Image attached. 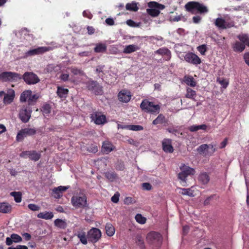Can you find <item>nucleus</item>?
Segmentation results:
<instances>
[{
    "label": "nucleus",
    "instance_id": "nucleus-1",
    "mask_svg": "<svg viewBox=\"0 0 249 249\" xmlns=\"http://www.w3.org/2000/svg\"><path fill=\"white\" fill-rule=\"evenodd\" d=\"M185 8L187 11L191 12L193 14L197 12L200 13H206L208 10L206 6L197 2L190 1L186 3Z\"/></svg>",
    "mask_w": 249,
    "mask_h": 249
},
{
    "label": "nucleus",
    "instance_id": "nucleus-2",
    "mask_svg": "<svg viewBox=\"0 0 249 249\" xmlns=\"http://www.w3.org/2000/svg\"><path fill=\"white\" fill-rule=\"evenodd\" d=\"M181 172L178 174V178L181 181L183 186H185L186 178L189 175H193L195 173V170L194 168H191L184 164H182L180 167Z\"/></svg>",
    "mask_w": 249,
    "mask_h": 249
},
{
    "label": "nucleus",
    "instance_id": "nucleus-3",
    "mask_svg": "<svg viewBox=\"0 0 249 249\" xmlns=\"http://www.w3.org/2000/svg\"><path fill=\"white\" fill-rule=\"evenodd\" d=\"M71 202L75 208H84L87 205V197L83 194L73 196L71 199Z\"/></svg>",
    "mask_w": 249,
    "mask_h": 249
},
{
    "label": "nucleus",
    "instance_id": "nucleus-4",
    "mask_svg": "<svg viewBox=\"0 0 249 249\" xmlns=\"http://www.w3.org/2000/svg\"><path fill=\"white\" fill-rule=\"evenodd\" d=\"M215 25L219 29H225L234 26L233 22L228 17L225 18H217L214 21Z\"/></svg>",
    "mask_w": 249,
    "mask_h": 249
},
{
    "label": "nucleus",
    "instance_id": "nucleus-5",
    "mask_svg": "<svg viewBox=\"0 0 249 249\" xmlns=\"http://www.w3.org/2000/svg\"><path fill=\"white\" fill-rule=\"evenodd\" d=\"M32 91L27 90L24 91L21 94L20 100L22 102L27 101L29 105L34 104L39 98L37 94H32Z\"/></svg>",
    "mask_w": 249,
    "mask_h": 249
},
{
    "label": "nucleus",
    "instance_id": "nucleus-6",
    "mask_svg": "<svg viewBox=\"0 0 249 249\" xmlns=\"http://www.w3.org/2000/svg\"><path fill=\"white\" fill-rule=\"evenodd\" d=\"M101 236V231L96 228H91L88 232V240L92 243L97 242L100 239Z\"/></svg>",
    "mask_w": 249,
    "mask_h": 249
},
{
    "label": "nucleus",
    "instance_id": "nucleus-7",
    "mask_svg": "<svg viewBox=\"0 0 249 249\" xmlns=\"http://www.w3.org/2000/svg\"><path fill=\"white\" fill-rule=\"evenodd\" d=\"M36 132V130L34 128H25L21 129L17 135L16 140L18 142H21L25 137L33 135Z\"/></svg>",
    "mask_w": 249,
    "mask_h": 249
},
{
    "label": "nucleus",
    "instance_id": "nucleus-8",
    "mask_svg": "<svg viewBox=\"0 0 249 249\" xmlns=\"http://www.w3.org/2000/svg\"><path fill=\"white\" fill-rule=\"evenodd\" d=\"M91 121L95 124L102 125L107 123L106 117L101 112H95L91 114Z\"/></svg>",
    "mask_w": 249,
    "mask_h": 249
},
{
    "label": "nucleus",
    "instance_id": "nucleus-9",
    "mask_svg": "<svg viewBox=\"0 0 249 249\" xmlns=\"http://www.w3.org/2000/svg\"><path fill=\"white\" fill-rule=\"evenodd\" d=\"M183 58L187 62L193 65H197L201 63L200 58L193 53H186L183 56Z\"/></svg>",
    "mask_w": 249,
    "mask_h": 249
},
{
    "label": "nucleus",
    "instance_id": "nucleus-10",
    "mask_svg": "<svg viewBox=\"0 0 249 249\" xmlns=\"http://www.w3.org/2000/svg\"><path fill=\"white\" fill-rule=\"evenodd\" d=\"M197 152L205 156L211 155L215 151L213 145H208L206 144H202L197 148Z\"/></svg>",
    "mask_w": 249,
    "mask_h": 249
},
{
    "label": "nucleus",
    "instance_id": "nucleus-11",
    "mask_svg": "<svg viewBox=\"0 0 249 249\" xmlns=\"http://www.w3.org/2000/svg\"><path fill=\"white\" fill-rule=\"evenodd\" d=\"M20 78V75L15 72H3L0 74V79L4 81L17 80Z\"/></svg>",
    "mask_w": 249,
    "mask_h": 249
},
{
    "label": "nucleus",
    "instance_id": "nucleus-12",
    "mask_svg": "<svg viewBox=\"0 0 249 249\" xmlns=\"http://www.w3.org/2000/svg\"><path fill=\"white\" fill-rule=\"evenodd\" d=\"M23 78L25 82L29 85L35 84L39 81L37 75L33 72H25Z\"/></svg>",
    "mask_w": 249,
    "mask_h": 249
},
{
    "label": "nucleus",
    "instance_id": "nucleus-13",
    "mask_svg": "<svg viewBox=\"0 0 249 249\" xmlns=\"http://www.w3.org/2000/svg\"><path fill=\"white\" fill-rule=\"evenodd\" d=\"M132 95L130 92L126 89H123L118 94V100L123 103H128L131 99Z\"/></svg>",
    "mask_w": 249,
    "mask_h": 249
},
{
    "label": "nucleus",
    "instance_id": "nucleus-14",
    "mask_svg": "<svg viewBox=\"0 0 249 249\" xmlns=\"http://www.w3.org/2000/svg\"><path fill=\"white\" fill-rule=\"evenodd\" d=\"M141 107L147 112H152L156 110V105L154 103L149 102L147 100H144L141 104Z\"/></svg>",
    "mask_w": 249,
    "mask_h": 249
},
{
    "label": "nucleus",
    "instance_id": "nucleus-15",
    "mask_svg": "<svg viewBox=\"0 0 249 249\" xmlns=\"http://www.w3.org/2000/svg\"><path fill=\"white\" fill-rule=\"evenodd\" d=\"M49 50V48L47 47H40L36 49L30 50L25 53L26 57L42 54Z\"/></svg>",
    "mask_w": 249,
    "mask_h": 249
},
{
    "label": "nucleus",
    "instance_id": "nucleus-16",
    "mask_svg": "<svg viewBox=\"0 0 249 249\" xmlns=\"http://www.w3.org/2000/svg\"><path fill=\"white\" fill-rule=\"evenodd\" d=\"M20 157L25 158H29L32 160L36 161L39 159L40 155L35 151H26L20 153Z\"/></svg>",
    "mask_w": 249,
    "mask_h": 249
},
{
    "label": "nucleus",
    "instance_id": "nucleus-17",
    "mask_svg": "<svg viewBox=\"0 0 249 249\" xmlns=\"http://www.w3.org/2000/svg\"><path fill=\"white\" fill-rule=\"evenodd\" d=\"M31 114V110L29 107H23L19 112V118L23 122L27 123L30 119Z\"/></svg>",
    "mask_w": 249,
    "mask_h": 249
},
{
    "label": "nucleus",
    "instance_id": "nucleus-18",
    "mask_svg": "<svg viewBox=\"0 0 249 249\" xmlns=\"http://www.w3.org/2000/svg\"><path fill=\"white\" fill-rule=\"evenodd\" d=\"M15 91L13 89H9L7 93L5 94L3 98V103L6 105L11 104L15 97Z\"/></svg>",
    "mask_w": 249,
    "mask_h": 249
},
{
    "label": "nucleus",
    "instance_id": "nucleus-19",
    "mask_svg": "<svg viewBox=\"0 0 249 249\" xmlns=\"http://www.w3.org/2000/svg\"><path fill=\"white\" fill-rule=\"evenodd\" d=\"M69 188V186H60L54 188L53 190V196L56 198H59L62 196L63 193L66 191Z\"/></svg>",
    "mask_w": 249,
    "mask_h": 249
},
{
    "label": "nucleus",
    "instance_id": "nucleus-20",
    "mask_svg": "<svg viewBox=\"0 0 249 249\" xmlns=\"http://www.w3.org/2000/svg\"><path fill=\"white\" fill-rule=\"evenodd\" d=\"M88 88L96 94H100L102 92V87L96 82H90L88 85Z\"/></svg>",
    "mask_w": 249,
    "mask_h": 249
},
{
    "label": "nucleus",
    "instance_id": "nucleus-21",
    "mask_svg": "<svg viewBox=\"0 0 249 249\" xmlns=\"http://www.w3.org/2000/svg\"><path fill=\"white\" fill-rule=\"evenodd\" d=\"M22 238L18 234L13 233L10 237L6 238V244L8 246L11 245L13 242L19 243L21 242Z\"/></svg>",
    "mask_w": 249,
    "mask_h": 249
},
{
    "label": "nucleus",
    "instance_id": "nucleus-22",
    "mask_svg": "<svg viewBox=\"0 0 249 249\" xmlns=\"http://www.w3.org/2000/svg\"><path fill=\"white\" fill-rule=\"evenodd\" d=\"M76 235L79 239L80 242L83 245H87L88 244V234L87 235L86 232L83 230L78 231Z\"/></svg>",
    "mask_w": 249,
    "mask_h": 249
},
{
    "label": "nucleus",
    "instance_id": "nucleus-23",
    "mask_svg": "<svg viewBox=\"0 0 249 249\" xmlns=\"http://www.w3.org/2000/svg\"><path fill=\"white\" fill-rule=\"evenodd\" d=\"M157 54L162 55L163 59L165 60H168L171 58V52L166 48H161L157 51Z\"/></svg>",
    "mask_w": 249,
    "mask_h": 249
},
{
    "label": "nucleus",
    "instance_id": "nucleus-24",
    "mask_svg": "<svg viewBox=\"0 0 249 249\" xmlns=\"http://www.w3.org/2000/svg\"><path fill=\"white\" fill-rule=\"evenodd\" d=\"M162 147L163 150L166 152L172 153L173 151V148L169 139H165L163 141Z\"/></svg>",
    "mask_w": 249,
    "mask_h": 249
},
{
    "label": "nucleus",
    "instance_id": "nucleus-25",
    "mask_svg": "<svg viewBox=\"0 0 249 249\" xmlns=\"http://www.w3.org/2000/svg\"><path fill=\"white\" fill-rule=\"evenodd\" d=\"M147 13L152 17L156 16V2L151 1L148 3V8L146 9Z\"/></svg>",
    "mask_w": 249,
    "mask_h": 249
},
{
    "label": "nucleus",
    "instance_id": "nucleus-26",
    "mask_svg": "<svg viewBox=\"0 0 249 249\" xmlns=\"http://www.w3.org/2000/svg\"><path fill=\"white\" fill-rule=\"evenodd\" d=\"M12 210V206L7 202L0 203V213H10Z\"/></svg>",
    "mask_w": 249,
    "mask_h": 249
},
{
    "label": "nucleus",
    "instance_id": "nucleus-27",
    "mask_svg": "<svg viewBox=\"0 0 249 249\" xmlns=\"http://www.w3.org/2000/svg\"><path fill=\"white\" fill-rule=\"evenodd\" d=\"M114 149V146L108 141L105 142L102 145V150L106 154H108Z\"/></svg>",
    "mask_w": 249,
    "mask_h": 249
},
{
    "label": "nucleus",
    "instance_id": "nucleus-28",
    "mask_svg": "<svg viewBox=\"0 0 249 249\" xmlns=\"http://www.w3.org/2000/svg\"><path fill=\"white\" fill-rule=\"evenodd\" d=\"M37 216L39 218L49 220L53 218V214L51 212H44L38 213Z\"/></svg>",
    "mask_w": 249,
    "mask_h": 249
},
{
    "label": "nucleus",
    "instance_id": "nucleus-29",
    "mask_svg": "<svg viewBox=\"0 0 249 249\" xmlns=\"http://www.w3.org/2000/svg\"><path fill=\"white\" fill-rule=\"evenodd\" d=\"M139 50V47L135 45H129L125 47L123 53H130Z\"/></svg>",
    "mask_w": 249,
    "mask_h": 249
},
{
    "label": "nucleus",
    "instance_id": "nucleus-30",
    "mask_svg": "<svg viewBox=\"0 0 249 249\" xmlns=\"http://www.w3.org/2000/svg\"><path fill=\"white\" fill-rule=\"evenodd\" d=\"M198 180L202 184H206L210 180V177L206 173H202L199 176Z\"/></svg>",
    "mask_w": 249,
    "mask_h": 249
},
{
    "label": "nucleus",
    "instance_id": "nucleus-31",
    "mask_svg": "<svg viewBox=\"0 0 249 249\" xmlns=\"http://www.w3.org/2000/svg\"><path fill=\"white\" fill-rule=\"evenodd\" d=\"M69 90L67 89H65L61 87H57V95L61 98H66L68 93Z\"/></svg>",
    "mask_w": 249,
    "mask_h": 249
},
{
    "label": "nucleus",
    "instance_id": "nucleus-32",
    "mask_svg": "<svg viewBox=\"0 0 249 249\" xmlns=\"http://www.w3.org/2000/svg\"><path fill=\"white\" fill-rule=\"evenodd\" d=\"M184 81L188 86L192 87H194L196 86V83L194 78L192 76H185Z\"/></svg>",
    "mask_w": 249,
    "mask_h": 249
},
{
    "label": "nucleus",
    "instance_id": "nucleus-33",
    "mask_svg": "<svg viewBox=\"0 0 249 249\" xmlns=\"http://www.w3.org/2000/svg\"><path fill=\"white\" fill-rule=\"evenodd\" d=\"M106 231L107 235L109 236H112L114 234L115 229L110 223H107L106 224Z\"/></svg>",
    "mask_w": 249,
    "mask_h": 249
},
{
    "label": "nucleus",
    "instance_id": "nucleus-34",
    "mask_svg": "<svg viewBox=\"0 0 249 249\" xmlns=\"http://www.w3.org/2000/svg\"><path fill=\"white\" fill-rule=\"evenodd\" d=\"M207 126L206 124L193 125L189 127L188 129L191 132L196 131L199 129L205 130Z\"/></svg>",
    "mask_w": 249,
    "mask_h": 249
},
{
    "label": "nucleus",
    "instance_id": "nucleus-35",
    "mask_svg": "<svg viewBox=\"0 0 249 249\" xmlns=\"http://www.w3.org/2000/svg\"><path fill=\"white\" fill-rule=\"evenodd\" d=\"M156 239V233L154 231H151L148 233L146 236V241L150 244H153Z\"/></svg>",
    "mask_w": 249,
    "mask_h": 249
},
{
    "label": "nucleus",
    "instance_id": "nucleus-36",
    "mask_svg": "<svg viewBox=\"0 0 249 249\" xmlns=\"http://www.w3.org/2000/svg\"><path fill=\"white\" fill-rule=\"evenodd\" d=\"M239 39L245 45L249 46V36L247 34H240L238 36Z\"/></svg>",
    "mask_w": 249,
    "mask_h": 249
},
{
    "label": "nucleus",
    "instance_id": "nucleus-37",
    "mask_svg": "<svg viewBox=\"0 0 249 249\" xmlns=\"http://www.w3.org/2000/svg\"><path fill=\"white\" fill-rule=\"evenodd\" d=\"M196 96V92L190 89V88H187L186 89V93L185 94V97L187 98L191 99L193 100H195V97Z\"/></svg>",
    "mask_w": 249,
    "mask_h": 249
},
{
    "label": "nucleus",
    "instance_id": "nucleus-38",
    "mask_svg": "<svg viewBox=\"0 0 249 249\" xmlns=\"http://www.w3.org/2000/svg\"><path fill=\"white\" fill-rule=\"evenodd\" d=\"M54 224L55 226L62 229H65L67 226L66 222L61 219H56L55 220Z\"/></svg>",
    "mask_w": 249,
    "mask_h": 249
},
{
    "label": "nucleus",
    "instance_id": "nucleus-39",
    "mask_svg": "<svg viewBox=\"0 0 249 249\" xmlns=\"http://www.w3.org/2000/svg\"><path fill=\"white\" fill-rule=\"evenodd\" d=\"M178 193L182 195L193 196V191L191 189L178 188Z\"/></svg>",
    "mask_w": 249,
    "mask_h": 249
},
{
    "label": "nucleus",
    "instance_id": "nucleus-40",
    "mask_svg": "<svg viewBox=\"0 0 249 249\" xmlns=\"http://www.w3.org/2000/svg\"><path fill=\"white\" fill-rule=\"evenodd\" d=\"M126 10L132 11H137L138 10L137 3L132 2L131 3H128L125 6Z\"/></svg>",
    "mask_w": 249,
    "mask_h": 249
},
{
    "label": "nucleus",
    "instance_id": "nucleus-41",
    "mask_svg": "<svg viewBox=\"0 0 249 249\" xmlns=\"http://www.w3.org/2000/svg\"><path fill=\"white\" fill-rule=\"evenodd\" d=\"M10 195L14 197L15 201L17 203H19L21 201L22 194L20 192H12L10 193Z\"/></svg>",
    "mask_w": 249,
    "mask_h": 249
},
{
    "label": "nucleus",
    "instance_id": "nucleus-42",
    "mask_svg": "<svg viewBox=\"0 0 249 249\" xmlns=\"http://www.w3.org/2000/svg\"><path fill=\"white\" fill-rule=\"evenodd\" d=\"M245 48V45L243 43L236 42L233 45L234 51L236 52H242Z\"/></svg>",
    "mask_w": 249,
    "mask_h": 249
},
{
    "label": "nucleus",
    "instance_id": "nucleus-43",
    "mask_svg": "<svg viewBox=\"0 0 249 249\" xmlns=\"http://www.w3.org/2000/svg\"><path fill=\"white\" fill-rule=\"evenodd\" d=\"M106 49V45L104 44L100 43L96 45L94 48V51L96 53H102L105 52Z\"/></svg>",
    "mask_w": 249,
    "mask_h": 249
},
{
    "label": "nucleus",
    "instance_id": "nucleus-44",
    "mask_svg": "<svg viewBox=\"0 0 249 249\" xmlns=\"http://www.w3.org/2000/svg\"><path fill=\"white\" fill-rule=\"evenodd\" d=\"M135 218L136 221L141 224H143L146 222V218L143 216L141 214H137Z\"/></svg>",
    "mask_w": 249,
    "mask_h": 249
},
{
    "label": "nucleus",
    "instance_id": "nucleus-45",
    "mask_svg": "<svg viewBox=\"0 0 249 249\" xmlns=\"http://www.w3.org/2000/svg\"><path fill=\"white\" fill-rule=\"evenodd\" d=\"M128 129L132 131H140L143 130V128L140 125H128Z\"/></svg>",
    "mask_w": 249,
    "mask_h": 249
},
{
    "label": "nucleus",
    "instance_id": "nucleus-46",
    "mask_svg": "<svg viewBox=\"0 0 249 249\" xmlns=\"http://www.w3.org/2000/svg\"><path fill=\"white\" fill-rule=\"evenodd\" d=\"M197 50L202 55H205V53L207 51V46L205 44L201 45L197 47Z\"/></svg>",
    "mask_w": 249,
    "mask_h": 249
},
{
    "label": "nucleus",
    "instance_id": "nucleus-47",
    "mask_svg": "<svg viewBox=\"0 0 249 249\" xmlns=\"http://www.w3.org/2000/svg\"><path fill=\"white\" fill-rule=\"evenodd\" d=\"M166 122V120L164 116L160 114L157 117V124H165Z\"/></svg>",
    "mask_w": 249,
    "mask_h": 249
},
{
    "label": "nucleus",
    "instance_id": "nucleus-48",
    "mask_svg": "<svg viewBox=\"0 0 249 249\" xmlns=\"http://www.w3.org/2000/svg\"><path fill=\"white\" fill-rule=\"evenodd\" d=\"M28 207L29 209L33 211H37L40 209V207L35 204H29L28 205Z\"/></svg>",
    "mask_w": 249,
    "mask_h": 249
},
{
    "label": "nucleus",
    "instance_id": "nucleus-49",
    "mask_svg": "<svg viewBox=\"0 0 249 249\" xmlns=\"http://www.w3.org/2000/svg\"><path fill=\"white\" fill-rule=\"evenodd\" d=\"M51 108L49 105H44L42 108V112L44 114H48L50 113Z\"/></svg>",
    "mask_w": 249,
    "mask_h": 249
},
{
    "label": "nucleus",
    "instance_id": "nucleus-50",
    "mask_svg": "<svg viewBox=\"0 0 249 249\" xmlns=\"http://www.w3.org/2000/svg\"><path fill=\"white\" fill-rule=\"evenodd\" d=\"M120 195L119 193H116L111 197V200L114 203H117L119 200Z\"/></svg>",
    "mask_w": 249,
    "mask_h": 249
},
{
    "label": "nucleus",
    "instance_id": "nucleus-51",
    "mask_svg": "<svg viewBox=\"0 0 249 249\" xmlns=\"http://www.w3.org/2000/svg\"><path fill=\"white\" fill-rule=\"evenodd\" d=\"M106 178L110 181H113L115 178V175L111 173L107 172L106 173Z\"/></svg>",
    "mask_w": 249,
    "mask_h": 249
},
{
    "label": "nucleus",
    "instance_id": "nucleus-52",
    "mask_svg": "<svg viewBox=\"0 0 249 249\" xmlns=\"http://www.w3.org/2000/svg\"><path fill=\"white\" fill-rule=\"evenodd\" d=\"M165 8V6L161 4H159L157 2V17L160 14V10H163Z\"/></svg>",
    "mask_w": 249,
    "mask_h": 249
},
{
    "label": "nucleus",
    "instance_id": "nucleus-53",
    "mask_svg": "<svg viewBox=\"0 0 249 249\" xmlns=\"http://www.w3.org/2000/svg\"><path fill=\"white\" fill-rule=\"evenodd\" d=\"M126 24L129 26H131V27H137V26H138V25L137 24H136L134 21H133L131 19H129V20H127L126 21Z\"/></svg>",
    "mask_w": 249,
    "mask_h": 249
},
{
    "label": "nucleus",
    "instance_id": "nucleus-54",
    "mask_svg": "<svg viewBox=\"0 0 249 249\" xmlns=\"http://www.w3.org/2000/svg\"><path fill=\"white\" fill-rule=\"evenodd\" d=\"M60 79L63 81H66L69 80V74L67 73H62L60 76Z\"/></svg>",
    "mask_w": 249,
    "mask_h": 249
},
{
    "label": "nucleus",
    "instance_id": "nucleus-55",
    "mask_svg": "<svg viewBox=\"0 0 249 249\" xmlns=\"http://www.w3.org/2000/svg\"><path fill=\"white\" fill-rule=\"evenodd\" d=\"M142 187L145 190H150L151 189V185L148 183H143L142 184Z\"/></svg>",
    "mask_w": 249,
    "mask_h": 249
},
{
    "label": "nucleus",
    "instance_id": "nucleus-56",
    "mask_svg": "<svg viewBox=\"0 0 249 249\" xmlns=\"http://www.w3.org/2000/svg\"><path fill=\"white\" fill-rule=\"evenodd\" d=\"M83 15L85 17H87L89 19H91L92 18V15L88 11H84L83 12Z\"/></svg>",
    "mask_w": 249,
    "mask_h": 249
},
{
    "label": "nucleus",
    "instance_id": "nucleus-57",
    "mask_svg": "<svg viewBox=\"0 0 249 249\" xmlns=\"http://www.w3.org/2000/svg\"><path fill=\"white\" fill-rule=\"evenodd\" d=\"M71 71L74 75L79 74L81 73V71L80 70L73 68H71Z\"/></svg>",
    "mask_w": 249,
    "mask_h": 249
},
{
    "label": "nucleus",
    "instance_id": "nucleus-58",
    "mask_svg": "<svg viewBox=\"0 0 249 249\" xmlns=\"http://www.w3.org/2000/svg\"><path fill=\"white\" fill-rule=\"evenodd\" d=\"M8 249H28L26 246L18 245L16 248L9 247Z\"/></svg>",
    "mask_w": 249,
    "mask_h": 249
},
{
    "label": "nucleus",
    "instance_id": "nucleus-59",
    "mask_svg": "<svg viewBox=\"0 0 249 249\" xmlns=\"http://www.w3.org/2000/svg\"><path fill=\"white\" fill-rule=\"evenodd\" d=\"M106 23L109 25H113L114 24V21L112 18H107L106 19Z\"/></svg>",
    "mask_w": 249,
    "mask_h": 249
},
{
    "label": "nucleus",
    "instance_id": "nucleus-60",
    "mask_svg": "<svg viewBox=\"0 0 249 249\" xmlns=\"http://www.w3.org/2000/svg\"><path fill=\"white\" fill-rule=\"evenodd\" d=\"M22 236L23 238L26 240L29 241L31 238V235L28 233H24L22 234Z\"/></svg>",
    "mask_w": 249,
    "mask_h": 249
},
{
    "label": "nucleus",
    "instance_id": "nucleus-61",
    "mask_svg": "<svg viewBox=\"0 0 249 249\" xmlns=\"http://www.w3.org/2000/svg\"><path fill=\"white\" fill-rule=\"evenodd\" d=\"M219 83L224 88H226L228 85V82L225 80H221L219 81Z\"/></svg>",
    "mask_w": 249,
    "mask_h": 249
},
{
    "label": "nucleus",
    "instance_id": "nucleus-62",
    "mask_svg": "<svg viewBox=\"0 0 249 249\" xmlns=\"http://www.w3.org/2000/svg\"><path fill=\"white\" fill-rule=\"evenodd\" d=\"M193 20L195 23H198L201 20V18L198 16H195L193 18Z\"/></svg>",
    "mask_w": 249,
    "mask_h": 249
},
{
    "label": "nucleus",
    "instance_id": "nucleus-63",
    "mask_svg": "<svg viewBox=\"0 0 249 249\" xmlns=\"http://www.w3.org/2000/svg\"><path fill=\"white\" fill-rule=\"evenodd\" d=\"M227 142H228V140L227 139H225L223 141H222L221 143H220V148H224L226 145H227Z\"/></svg>",
    "mask_w": 249,
    "mask_h": 249
},
{
    "label": "nucleus",
    "instance_id": "nucleus-64",
    "mask_svg": "<svg viewBox=\"0 0 249 249\" xmlns=\"http://www.w3.org/2000/svg\"><path fill=\"white\" fill-rule=\"evenodd\" d=\"M244 57L246 63L249 66V53H246Z\"/></svg>",
    "mask_w": 249,
    "mask_h": 249
}]
</instances>
